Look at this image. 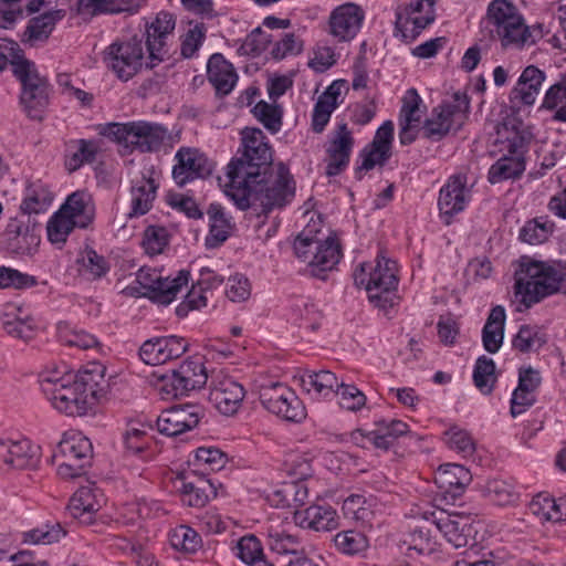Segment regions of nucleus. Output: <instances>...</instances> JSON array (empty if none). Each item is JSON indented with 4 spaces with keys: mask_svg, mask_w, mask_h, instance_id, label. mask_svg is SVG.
I'll return each mask as SVG.
<instances>
[{
    "mask_svg": "<svg viewBox=\"0 0 566 566\" xmlns=\"http://www.w3.org/2000/svg\"><path fill=\"white\" fill-rule=\"evenodd\" d=\"M375 501L373 497H366L361 494H352L347 496L342 506L343 514L346 518L369 523L375 513Z\"/></svg>",
    "mask_w": 566,
    "mask_h": 566,
    "instance_id": "a19ab883",
    "label": "nucleus"
},
{
    "mask_svg": "<svg viewBox=\"0 0 566 566\" xmlns=\"http://www.w3.org/2000/svg\"><path fill=\"white\" fill-rule=\"evenodd\" d=\"M157 185L151 178L142 177L134 181L130 189V211L128 217L147 213L156 198Z\"/></svg>",
    "mask_w": 566,
    "mask_h": 566,
    "instance_id": "72a5a7b5",
    "label": "nucleus"
},
{
    "mask_svg": "<svg viewBox=\"0 0 566 566\" xmlns=\"http://www.w3.org/2000/svg\"><path fill=\"white\" fill-rule=\"evenodd\" d=\"M143 55L142 40L124 38L105 50L103 60L119 80L128 81L139 71Z\"/></svg>",
    "mask_w": 566,
    "mask_h": 566,
    "instance_id": "9b49d317",
    "label": "nucleus"
},
{
    "mask_svg": "<svg viewBox=\"0 0 566 566\" xmlns=\"http://www.w3.org/2000/svg\"><path fill=\"white\" fill-rule=\"evenodd\" d=\"M170 542L175 548L182 549L188 553L196 552L201 545L199 534L195 530L185 525L174 531Z\"/></svg>",
    "mask_w": 566,
    "mask_h": 566,
    "instance_id": "052dcab7",
    "label": "nucleus"
},
{
    "mask_svg": "<svg viewBox=\"0 0 566 566\" xmlns=\"http://www.w3.org/2000/svg\"><path fill=\"white\" fill-rule=\"evenodd\" d=\"M473 381L482 394L488 395L493 390L496 375L495 364L492 358L486 356L478 358L473 370Z\"/></svg>",
    "mask_w": 566,
    "mask_h": 566,
    "instance_id": "8fccbe9b",
    "label": "nucleus"
},
{
    "mask_svg": "<svg viewBox=\"0 0 566 566\" xmlns=\"http://www.w3.org/2000/svg\"><path fill=\"white\" fill-rule=\"evenodd\" d=\"M13 74L21 83L20 103L31 119L41 120L49 105V84L30 60L15 61Z\"/></svg>",
    "mask_w": 566,
    "mask_h": 566,
    "instance_id": "6e6552de",
    "label": "nucleus"
},
{
    "mask_svg": "<svg viewBox=\"0 0 566 566\" xmlns=\"http://www.w3.org/2000/svg\"><path fill=\"white\" fill-rule=\"evenodd\" d=\"M40 462V447L28 439L0 438V468L34 469Z\"/></svg>",
    "mask_w": 566,
    "mask_h": 566,
    "instance_id": "dca6fc26",
    "label": "nucleus"
},
{
    "mask_svg": "<svg viewBox=\"0 0 566 566\" xmlns=\"http://www.w3.org/2000/svg\"><path fill=\"white\" fill-rule=\"evenodd\" d=\"M532 134L517 117H506L496 126L494 145L499 151L507 155L524 156Z\"/></svg>",
    "mask_w": 566,
    "mask_h": 566,
    "instance_id": "a211bd4d",
    "label": "nucleus"
},
{
    "mask_svg": "<svg viewBox=\"0 0 566 566\" xmlns=\"http://www.w3.org/2000/svg\"><path fill=\"white\" fill-rule=\"evenodd\" d=\"M471 200V188L468 186L465 175L457 174L451 176L441 188L438 199V207L444 222L450 223L451 217L462 212Z\"/></svg>",
    "mask_w": 566,
    "mask_h": 566,
    "instance_id": "6ab92c4d",
    "label": "nucleus"
},
{
    "mask_svg": "<svg viewBox=\"0 0 566 566\" xmlns=\"http://www.w3.org/2000/svg\"><path fill=\"white\" fill-rule=\"evenodd\" d=\"M63 18L61 10L50 11L42 15L33 18L27 28L28 35H44L54 30L59 20Z\"/></svg>",
    "mask_w": 566,
    "mask_h": 566,
    "instance_id": "69168bd1",
    "label": "nucleus"
},
{
    "mask_svg": "<svg viewBox=\"0 0 566 566\" xmlns=\"http://www.w3.org/2000/svg\"><path fill=\"white\" fill-rule=\"evenodd\" d=\"M530 512L541 522H562L566 520V503L564 500L556 501L549 495L538 494L528 505Z\"/></svg>",
    "mask_w": 566,
    "mask_h": 566,
    "instance_id": "4c0bfd02",
    "label": "nucleus"
},
{
    "mask_svg": "<svg viewBox=\"0 0 566 566\" xmlns=\"http://www.w3.org/2000/svg\"><path fill=\"white\" fill-rule=\"evenodd\" d=\"M489 23L496 35H528L531 28L520 9L510 0H492L486 10Z\"/></svg>",
    "mask_w": 566,
    "mask_h": 566,
    "instance_id": "ddd939ff",
    "label": "nucleus"
},
{
    "mask_svg": "<svg viewBox=\"0 0 566 566\" xmlns=\"http://www.w3.org/2000/svg\"><path fill=\"white\" fill-rule=\"evenodd\" d=\"M123 443L127 452L137 454L148 448L146 426L130 424L123 434Z\"/></svg>",
    "mask_w": 566,
    "mask_h": 566,
    "instance_id": "0e129e2a",
    "label": "nucleus"
},
{
    "mask_svg": "<svg viewBox=\"0 0 566 566\" xmlns=\"http://www.w3.org/2000/svg\"><path fill=\"white\" fill-rule=\"evenodd\" d=\"M408 432V424L400 420H379L376 428L371 431L364 432L357 430L353 432L352 439L363 448L373 446L378 449H389L395 440Z\"/></svg>",
    "mask_w": 566,
    "mask_h": 566,
    "instance_id": "4be33fe9",
    "label": "nucleus"
},
{
    "mask_svg": "<svg viewBox=\"0 0 566 566\" xmlns=\"http://www.w3.org/2000/svg\"><path fill=\"white\" fill-rule=\"evenodd\" d=\"M335 395L338 397L340 408L348 411H358L366 405V396L355 385L339 382Z\"/></svg>",
    "mask_w": 566,
    "mask_h": 566,
    "instance_id": "13d9d810",
    "label": "nucleus"
},
{
    "mask_svg": "<svg viewBox=\"0 0 566 566\" xmlns=\"http://www.w3.org/2000/svg\"><path fill=\"white\" fill-rule=\"evenodd\" d=\"M103 503V496L96 488L92 485L80 488L71 497L69 511L74 518L82 523H91L93 515Z\"/></svg>",
    "mask_w": 566,
    "mask_h": 566,
    "instance_id": "c756f323",
    "label": "nucleus"
},
{
    "mask_svg": "<svg viewBox=\"0 0 566 566\" xmlns=\"http://www.w3.org/2000/svg\"><path fill=\"white\" fill-rule=\"evenodd\" d=\"M208 216L210 224L205 244L208 249H216L228 239L230 234V224L223 216L222 208L218 205H211L209 207Z\"/></svg>",
    "mask_w": 566,
    "mask_h": 566,
    "instance_id": "79ce46f5",
    "label": "nucleus"
},
{
    "mask_svg": "<svg viewBox=\"0 0 566 566\" xmlns=\"http://www.w3.org/2000/svg\"><path fill=\"white\" fill-rule=\"evenodd\" d=\"M241 144L218 184L224 196L239 209H248V127L241 130Z\"/></svg>",
    "mask_w": 566,
    "mask_h": 566,
    "instance_id": "1a4fd4ad",
    "label": "nucleus"
},
{
    "mask_svg": "<svg viewBox=\"0 0 566 566\" xmlns=\"http://www.w3.org/2000/svg\"><path fill=\"white\" fill-rule=\"evenodd\" d=\"M353 146L352 132L346 124H339L326 146L327 176H337L348 166Z\"/></svg>",
    "mask_w": 566,
    "mask_h": 566,
    "instance_id": "aec40b11",
    "label": "nucleus"
},
{
    "mask_svg": "<svg viewBox=\"0 0 566 566\" xmlns=\"http://www.w3.org/2000/svg\"><path fill=\"white\" fill-rule=\"evenodd\" d=\"M192 464L198 469L218 471L226 464V455L213 447L198 448Z\"/></svg>",
    "mask_w": 566,
    "mask_h": 566,
    "instance_id": "bf43d9fd",
    "label": "nucleus"
},
{
    "mask_svg": "<svg viewBox=\"0 0 566 566\" xmlns=\"http://www.w3.org/2000/svg\"><path fill=\"white\" fill-rule=\"evenodd\" d=\"M541 108L553 112L552 120L566 123V75L547 90Z\"/></svg>",
    "mask_w": 566,
    "mask_h": 566,
    "instance_id": "37998d69",
    "label": "nucleus"
},
{
    "mask_svg": "<svg viewBox=\"0 0 566 566\" xmlns=\"http://www.w3.org/2000/svg\"><path fill=\"white\" fill-rule=\"evenodd\" d=\"M52 200L53 195L46 186L33 185L28 189L21 210L25 213H40L48 209Z\"/></svg>",
    "mask_w": 566,
    "mask_h": 566,
    "instance_id": "09e8293b",
    "label": "nucleus"
},
{
    "mask_svg": "<svg viewBox=\"0 0 566 566\" xmlns=\"http://www.w3.org/2000/svg\"><path fill=\"white\" fill-rule=\"evenodd\" d=\"M175 158L177 164L174 166L172 177L180 187L211 171L209 159L197 148H180Z\"/></svg>",
    "mask_w": 566,
    "mask_h": 566,
    "instance_id": "5701e85b",
    "label": "nucleus"
},
{
    "mask_svg": "<svg viewBox=\"0 0 566 566\" xmlns=\"http://www.w3.org/2000/svg\"><path fill=\"white\" fill-rule=\"evenodd\" d=\"M189 281V272L180 271L178 275L174 279L161 277L158 281V284L155 287L151 300L167 305L171 303L181 292L182 287H186Z\"/></svg>",
    "mask_w": 566,
    "mask_h": 566,
    "instance_id": "a18cd8bd",
    "label": "nucleus"
},
{
    "mask_svg": "<svg viewBox=\"0 0 566 566\" xmlns=\"http://www.w3.org/2000/svg\"><path fill=\"white\" fill-rule=\"evenodd\" d=\"M566 275L560 261H536L523 258L515 272L514 294L525 308L558 292V282Z\"/></svg>",
    "mask_w": 566,
    "mask_h": 566,
    "instance_id": "7ed1b4c3",
    "label": "nucleus"
},
{
    "mask_svg": "<svg viewBox=\"0 0 566 566\" xmlns=\"http://www.w3.org/2000/svg\"><path fill=\"white\" fill-rule=\"evenodd\" d=\"M207 77L218 96L229 95L238 82L233 65L219 53L210 56L207 63Z\"/></svg>",
    "mask_w": 566,
    "mask_h": 566,
    "instance_id": "cd10ccee",
    "label": "nucleus"
},
{
    "mask_svg": "<svg viewBox=\"0 0 566 566\" xmlns=\"http://www.w3.org/2000/svg\"><path fill=\"white\" fill-rule=\"evenodd\" d=\"M337 376L329 370H304L300 375L303 390L315 399H327L335 395L339 388Z\"/></svg>",
    "mask_w": 566,
    "mask_h": 566,
    "instance_id": "7c9ffc66",
    "label": "nucleus"
},
{
    "mask_svg": "<svg viewBox=\"0 0 566 566\" xmlns=\"http://www.w3.org/2000/svg\"><path fill=\"white\" fill-rule=\"evenodd\" d=\"M53 460L59 462L57 474L63 479H74L85 473V469L91 462H83L80 458H75L71 453L60 452L56 448Z\"/></svg>",
    "mask_w": 566,
    "mask_h": 566,
    "instance_id": "5fc2aeb1",
    "label": "nucleus"
},
{
    "mask_svg": "<svg viewBox=\"0 0 566 566\" xmlns=\"http://www.w3.org/2000/svg\"><path fill=\"white\" fill-rule=\"evenodd\" d=\"M294 523L305 530L328 532L338 527V515L329 505H311L304 510H295Z\"/></svg>",
    "mask_w": 566,
    "mask_h": 566,
    "instance_id": "393cba45",
    "label": "nucleus"
},
{
    "mask_svg": "<svg viewBox=\"0 0 566 566\" xmlns=\"http://www.w3.org/2000/svg\"><path fill=\"white\" fill-rule=\"evenodd\" d=\"M207 379L208 376L202 363L186 360L170 375L160 376L155 386L161 399L171 400L200 389L206 385Z\"/></svg>",
    "mask_w": 566,
    "mask_h": 566,
    "instance_id": "9d476101",
    "label": "nucleus"
},
{
    "mask_svg": "<svg viewBox=\"0 0 566 566\" xmlns=\"http://www.w3.org/2000/svg\"><path fill=\"white\" fill-rule=\"evenodd\" d=\"M524 170V156L503 154V157L491 166L489 181L496 184L506 179L517 178Z\"/></svg>",
    "mask_w": 566,
    "mask_h": 566,
    "instance_id": "ea45409f",
    "label": "nucleus"
},
{
    "mask_svg": "<svg viewBox=\"0 0 566 566\" xmlns=\"http://www.w3.org/2000/svg\"><path fill=\"white\" fill-rule=\"evenodd\" d=\"M75 263L78 274L86 280L99 279L108 271L105 259L93 249L82 251Z\"/></svg>",
    "mask_w": 566,
    "mask_h": 566,
    "instance_id": "49530a36",
    "label": "nucleus"
},
{
    "mask_svg": "<svg viewBox=\"0 0 566 566\" xmlns=\"http://www.w3.org/2000/svg\"><path fill=\"white\" fill-rule=\"evenodd\" d=\"M203 416L198 405L185 403L164 410L157 419L160 433L169 437L178 436L196 428Z\"/></svg>",
    "mask_w": 566,
    "mask_h": 566,
    "instance_id": "f3484780",
    "label": "nucleus"
},
{
    "mask_svg": "<svg viewBox=\"0 0 566 566\" xmlns=\"http://www.w3.org/2000/svg\"><path fill=\"white\" fill-rule=\"evenodd\" d=\"M104 369L94 366L77 374L70 384H57L46 389L52 407L67 416H85L103 392Z\"/></svg>",
    "mask_w": 566,
    "mask_h": 566,
    "instance_id": "f03ea898",
    "label": "nucleus"
},
{
    "mask_svg": "<svg viewBox=\"0 0 566 566\" xmlns=\"http://www.w3.org/2000/svg\"><path fill=\"white\" fill-rule=\"evenodd\" d=\"M295 256L306 263L310 275L325 279V273L332 271L339 262L342 252L334 235L322 231L321 220H311L294 240Z\"/></svg>",
    "mask_w": 566,
    "mask_h": 566,
    "instance_id": "20e7f679",
    "label": "nucleus"
},
{
    "mask_svg": "<svg viewBox=\"0 0 566 566\" xmlns=\"http://www.w3.org/2000/svg\"><path fill=\"white\" fill-rule=\"evenodd\" d=\"M545 80V73L534 65H530L522 72L516 87L512 94L524 105H533Z\"/></svg>",
    "mask_w": 566,
    "mask_h": 566,
    "instance_id": "f704fd0d",
    "label": "nucleus"
},
{
    "mask_svg": "<svg viewBox=\"0 0 566 566\" xmlns=\"http://www.w3.org/2000/svg\"><path fill=\"white\" fill-rule=\"evenodd\" d=\"M470 109V101L465 93L455 92L452 103H444L434 108L432 117L424 125L426 135L433 139H440L451 129L462 126Z\"/></svg>",
    "mask_w": 566,
    "mask_h": 566,
    "instance_id": "f8f14e48",
    "label": "nucleus"
},
{
    "mask_svg": "<svg viewBox=\"0 0 566 566\" xmlns=\"http://www.w3.org/2000/svg\"><path fill=\"white\" fill-rule=\"evenodd\" d=\"M74 227H77L75 220L70 219L66 213L59 210L48 223L49 240L54 244L64 243Z\"/></svg>",
    "mask_w": 566,
    "mask_h": 566,
    "instance_id": "4d7b16f0",
    "label": "nucleus"
},
{
    "mask_svg": "<svg viewBox=\"0 0 566 566\" xmlns=\"http://www.w3.org/2000/svg\"><path fill=\"white\" fill-rule=\"evenodd\" d=\"M420 105L421 98L417 91L415 88L408 90L402 98L398 124L418 126L422 117Z\"/></svg>",
    "mask_w": 566,
    "mask_h": 566,
    "instance_id": "6e6d98bb",
    "label": "nucleus"
},
{
    "mask_svg": "<svg viewBox=\"0 0 566 566\" xmlns=\"http://www.w3.org/2000/svg\"><path fill=\"white\" fill-rule=\"evenodd\" d=\"M190 474L182 478L180 492L182 500L189 506H205L211 497L217 495L216 485L208 479L199 476L197 480H189Z\"/></svg>",
    "mask_w": 566,
    "mask_h": 566,
    "instance_id": "473e14b6",
    "label": "nucleus"
},
{
    "mask_svg": "<svg viewBox=\"0 0 566 566\" xmlns=\"http://www.w3.org/2000/svg\"><path fill=\"white\" fill-rule=\"evenodd\" d=\"M471 479L469 470L461 464L442 465L434 475V482L444 500L459 497L471 482Z\"/></svg>",
    "mask_w": 566,
    "mask_h": 566,
    "instance_id": "a878e982",
    "label": "nucleus"
},
{
    "mask_svg": "<svg viewBox=\"0 0 566 566\" xmlns=\"http://www.w3.org/2000/svg\"><path fill=\"white\" fill-rule=\"evenodd\" d=\"M365 19L364 10L355 3H345L333 10L329 25L333 35H356Z\"/></svg>",
    "mask_w": 566,
    "mask_h": 566,
    "instance_id": "c85d7f7f",
    "label": "nucleus"
},
{
    "mask_svg": "<svg viewBox=\"0 0 566 566\" xmlns=\"http://www.w3.org/2000/svg\"><path fill=\"white\" fill-rule=\"evenodd\" d=\"M3 328L6 333L17 339L29 342L34 338L38 325L35 321L29 316L10 315L7 314L3 321Z\"/></svg>",
    "mask_w": 566,
    "mask_h": 566,
    "instance_id": "de8ad7c7",
    "label": "nucleus"
},
{
    "mask_svg": "<svg viewBox=\"0 0 566 566\" xmlns=\"http://www.w3.org/2000/svg\"><path fill=\"white\" fill-rule=\"evenodd\" d=\"M333 541L337 551L346 555L363 553L368 547L367 537L354 530L337 533Z\"/></svg>",
    "mask_w": 566,
    "mask_h": 566,
    "instance_id": "3c124183",
    "label": "nucleus"
},
{
    "mask_svg": "<svg viewBox=\"0 0 566 566\" xmlns=\"http://www.w3.org/2000/svg\"><path fill=\"white\" fill-rule=\"evenodd\" d=\"M505 311L502 306L491 310L482 331L483 346L486 352L494 354L502 346L504 338Z\"/></svg>",
    "mask_w": 566,
    "mask_h": 566,
    "instance_id": "e433bc0d",
    "label": "nucleus"
},
{
    "mask_svg": "<svg viewBox=\"0 0 566 566\" xmlns=\"http://www.w3.org/2000/svg\"><path fill=\"white\" fill-rule=\"evenodd\" d=\"M60 210L70 219H74L78 228H86L94 217L92 198L85 191H75L70 195Z\"/></svg>",
    "mask_w": 566,
    "mask_h": 566,
    "instance_id": "c9c22d12",
    "label": "nucleus"
},
{
    "mask_svg": "<svg viewBox=\"0 0 566 566\" xmlns=\"http://www.w3.org/2000/svg\"><path fill=\"white\" fill-rule=\"evenodd\" d=\"M295 186L289 169L274 164L273 150L260 128H250V212L266 218L294 197Z\"/></svg>",
    "mask_w": 566,
    "mask_h": 566,
    "instance_id": "f257e3e1",
    "label": "nucleus"
},
{
    "mask_svg": "<svg viewBox=\"0 0 566 566\" xmlns=\"http://www.w3.org/2000/svg\"><path fill=\"white\" fill-rule=\"evenodd\" d=\"M270 553H265L263 543L254 534H250V566H276L277 559L273 554H292L293 557L301 556V543L297 536L292 534H279L269 542Z\"/></svg>",
    "mask_w": 566,
    "mask_h": 566,
    "instance_id": "2eb2a0df",
    "label": "nucleus"
},
{
    "mask_svg": "<svg viewBox=\"0 0 566 566\" xmlns=\"http://www.w3.org/2000/svg\"><path fill=\"white\" fill-rule=\"evenodd\" d=\"M188 342L179 336L157 337L146 340L139 355L147 365H160L180 357L188 349Z\"/></svg>",
    "mask_w": 566,
    "mask_h": 566,
    "instance_id": "412c9836",
    "label": "nucleus"
},
{
    "mask_svg": "<svg viewBox=\"0 0 566 566\" xmlns=\"http://www.w3.org/2000/svg\"><path fill=\"white\" fill-rule=\"evenodd\" d=\"M254 118L271 134H277L283 125L284 108L277 102L264 99L255 103L250 111Z\"/></svg>",
    "mask_w": 566,
    "mask_h": 566,
    "instance_id": "58836bf2",
    "label": "nucleus"
},
{
    "mask_svg": "<svg viewBox=\"0 0 566 566\" xmlns=\"http://www.w3.org/2000/svg\"><path fill=\"white\" fill-rule=\"evenodd\" d=\"M60 452H67L80 458L83 462H91L93 448L91 441L82 434L64 436L59 442Z\"/></svg>",
    "mask_w": 566,
    "mask_h": 566,
    "instance_id": "864d4df0",
    "label": "nucleus"
},
{
    "mask_svg": "<svg viewBox=\"0 0 566 566\" xmlns=\"http://www.w3.org/2000/svg\"><path fill=\"white\" fill-rule=\"evenodd\" d=\"M424 518L431 520L437 530L454 548L465 547L472 539V520L468 515L437 510L431 512L430 516L424 515Z\"/></svg>",
    "mask_w": 566,
    "mask_h": 566,
    "instance_id": "4468645a",
    "label": "nucleus"
},
{
    "mask_svg": "<svg viewBox=\"0 0 566 566\" xmlns=\"http://www.w3.org/2000/svg\"><path fill=\"white\" fill-rule=\"evenodd\" d=\"M64 535L65 532L59 524H56L51 527L45 526L42 528H34L23 533V542L33 545H46L59 542Z\"/></svg>",
    "mask_w": 566,
    "mask_h": 566,
    "instance_id": "e2e57ef3",
    "label": "nucleus"
},
{
    "mask_svg": "<svg viewBox=\"0 0 566 566\" xmlns=\"http://www.w3.org/2000/svg\"><path fill=\"white\" fill-rule=\"evenodd\" d=\"M253 392L258 394L264 409L287 421L300 422L305 408L296 394L286 385L272 378L253 379Z\"/></svg>",
    "mask_w": 566,
    "mask_h": 566,
    "instance_id": "0eeeda50",
    "label": "nucleus"
},
{
    "mask_svg": "<svg viewBox=\"0 0 566 566\" xmlns=\"http://www.w3.org/2000/svg\"><path fill=\"white\" fill-rule=\"evenodd\" d=\"M142 0H78L76 12L83 20L101 13L129 12L139 8Z\"/></svg>",
    "mask_w": 566,
    "mask_h": 566,
    "instance_id": "2f4dec72",
    "label": "nucleus"
},
{
    "mask_svg": "<svg viewBox=\"0 0 566 566\" xmlns=\"http://www.w3.org/2000/svg\"><path fill=\"white\" fill-rule=\"evenodd\" d=\"M551 226L538 220L527 221L520 231V239L530 244H538L547 240Z\"/></svg>",
    "mask_w": 566,
    "mask_h": 566,
    "instance_id": "774afa93",
    "label": "nucleus"
},
{
    "mask_svg": "<svg viewBox=\"0 0 566 566\" xmlns=\"http://www.w3.org/2000/svg\"><path fill=\"white\" fill-rule=\"evenodd\" d=\"M103 135L127 151L150 153L157 150L167 137V129L148 122L109 123Z\"/></svg>",
    "mask_w": 566,
    "mask_h": 566,
    "instance_id": "423d86ee",
    "label": "nucleus"
},
{
    "mask_svg": "<svg viewBox=\"0 0 566 566\" xmlns=\"http://www.w3.org/2000/svg\"><path fill=\"white\" fill-rule=\"evenodd\" d=\"M397 263L379 253L373 261L360 263L353 277L357 286L364 287L369 301L379 308L394 306L398 285Z\"/></svg>",
    "mask_w": 566,
    "mask_h": 566,
    "instance_id": "39448f33",
    "label": "nucleus"
},
{
    "mask_svg": "<svg viewBox=\"0 0 566 566\" xmlns=\"http://www.w3.org/2000/svg\"><path fill=\"white\" fill-rule=\"evenodd\" d=\"M394 129V123L386 120L376 130L373 142L360 154L361 165L358 167V170L368 171L376 166H384L386 164L391 157Z\"/></svg>",
    "mask_w": 566,
    "mask_h": 566,
    "instance_id": "b1692460",
    "label": "nucleus"
},
{
    "mask_svg": "<svg viewBox=\"0 0 566 566\" xmlns=\"http://www.w3.org/2000/svg\"><path fill=\"white\" fill-rule=\"evenodd\" d=\"M547 342L542 327L536 325H522L512 340L514 349L521 353L539 350Z\"/></svg>",
    "mask_w": 566,
    "mask_h": 566,
    "instance_id": "c03bdc74",
    "label": "nucleus"
},
{
    "mask_svg": "<svg viewBox=\"0 0 566 566\" xmlns=\"http://www.w3.org/2000/svg\"><path fill=\"white\" fill-rule=\"evenodd\" d=\"M486 494L497 505H507L516 501L514 488L503 480H492L486 484Z\"/></svg>",
    "mask_w": 566,
    "mask_h": 566,
    "instance_id": "680f3d73",
    "label": "nucleus"
},
{
    "mask_svg": "<svg viewBox=\"0 0 566 566\" xmlns=\"http://www.w3.org/2000/svg\"><path fill=\"white\" fill-rule=\"evenodd\" d=\"M245 397L242 384L232 378H224L210 391V400L226 416L234 415Z\"/></svg>",
    "mask_w": 566,
    "mask_h": 566,
    "instance_id": "bb28decb",
    "label": "nucleus"
},
{
    "mask_svg": "<svg viewBox=\"0 0 566 566\" xmlns=\"http://www.w3.org/2000/svg\"><path fill=\"white\" fill-rule=\"evenodd\" d=\"M443 440L451 450L457 451L464 458L473 455L475 451V442L470 433L458 426H451L444 432Z\"/></svg>",
    "mask_w": 566,
    "mask_h": 566,
    "instance_id": "603ef678",
    "label": "nucleus"
},
{
    "mask_svg": "<svg viewBox=\"0 0 566 566\" xmlns=\"http://www.w3.org/2000/svg\"><path fill=\"white\" fill-rule=\"evenodd\" d=\"M35 284L34 276L11 268L0 266V287L27 289Z\"/></svg>",
    "mask_w": 566,
    "mask_h": 566,
    "instance_id": "338daca9",
    "label": "nucleus"
}]
</instances>
